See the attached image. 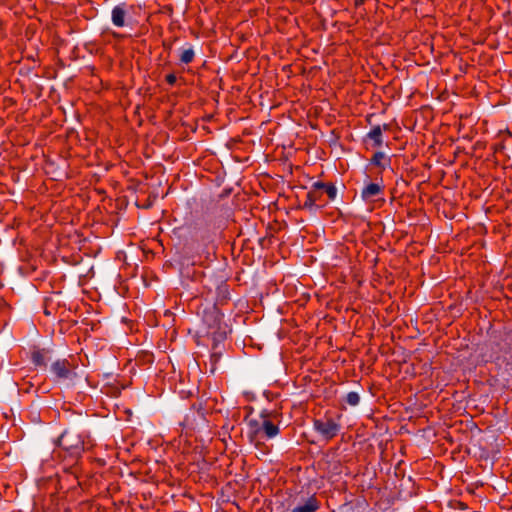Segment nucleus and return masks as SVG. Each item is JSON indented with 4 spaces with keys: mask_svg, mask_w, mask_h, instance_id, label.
<instances>
[{
    "mask_svg": "<svg viewBox=\"0 0 512 512\" xmlns=\"http://www.w3.org/2000/svg\"><path fill=\"white\" fill-rule=\"evenodd\" d=\"M197 314L201 317L207 336H211L215 343L226 339L230 329L223 321V312L220 308L212 305L209 301L201 302Z\"/></svg>",
    "mask_w": 512,
    "mask_h": 512,
    "instance_id": "nucleus-1",
    "label": "nucleus"
},
{
    "mask_svg": "<svg viewBox=\"0 0 512 512\" xmlns=\"http://www.w3.org/2000/svg\"><path fill=\"white\" fill-rule=\"evenodd\" d=\"M58 455L69 467L75 466L84 452V440L75 429L65 430L56 440Z\"/></svg>",
    "mask_w": 512,
    "mask_h": 512,
    "instance_id": "nucleus-2",
    "label": "nucleus"
},
{
    "mask_svg": "<svg viewBox=\"0 0 512 512\" xmlns=\"http://www.w3.org/2000/svg\"><path fill=\"white\" fill-rule=\"evenodd\" d=\"M78 364L75 359L71 357L56 359L49 367V371L53 376V380L56 383H62L65 381L74 382L78 377L76 369Z\"/></svg>",
    "mask_w": 512,
    "mask_h": 512,
    "instance_id": "nucleus-3",
    "label": "nucleus"
},
{
    "mask_svg": "<svg viewBox=\"0 0 512 512\" xmlns=\"http://www.w3.org/2000/svg\"><path fill=\"white\" fill-rule=\"evenodd\" d=\"M340 418V415L334 418L325 414L322 418L314 419L313 427L323 439L330 441L338 435L341 429Z\"/></svg>",
    "mask_w": 512,
    "mask_h": 512,
    "instance_id": "nucleus-4",
    "label": "nucleus"
},
{
    "mask_svg": "<svg viewBox=\"0 0 512 512\" xmlns=\"http://www.w3.org/2000/svg\"><path fill=\"white\" fill-rule=\"evenodd\" d=\"M384 191L385 185L382 178L376 182L368 181L361 190V199L365 202H376L379 200L384 202Z\"/></svg>",
    "mask_w": 512,
    "mask_h": 512,
    "instance_id": "nucleus-5",
    "label": "nucleus"
},
{
    "mask_svg": "<svg viewBox=\"0 0 512 512\" xmlns=\"http://www.w3.org/2000/svg\"><path fill=\"white\" fill-rule=\"evenodd\" d=\"M53 350L34 346L31 351L30 360L36 368L47 369L48 362L52 360Z\"/></svg>",
    "mask_w": 512,
    "mask_h": 512,
    "instance_id": "nucleus-6",
    "label": "nucleus"
},
{
    "mask_svg": "<svg viewBox=\"0 0 512 512\" xmlns=\"http://www.w3.org/2000/svg\"><path fill=\"white\" fill-rule=\"evenodd\" d=\"M363 143L366 148H380L384 143L383 129L381 125H374L370 131L363 137Z\"/></svg>",
    "mask_w": 512,
    "mask_h": 512,
    "instance_id": "nucleus-7",
    "label": "nucleus"
},
{
    "mask_svg": "<svg viewBox=\"0 0 512 512\" xmlns=\"http://www.w3.org/2000/svg\"><path fill=\"white\" fill-rule=\"evenodd\" d=\"M271 412L268 410H262L260 418L262 419L261 427L264 436L267 439H272L280 433L279 426L270 420Z\"/></svg>",
    "mask_w": 512,
    "mask_h": 512,
    "instance_id": "nucleus-8",
    "label": "nucleus"
},
{
    "mask_svg": "<svg viewBox=\"0 0 512 512\" xmlns=\"http://www.w3.org/2000/svg\"><path fill=\"white\" fill-rule=\"evenodd\" d=\"M230 300L231 295L229 285L226 282H221L216 288L215 300L214 302H211V304L221 309L228 305Z\"/></svg>",
    "mask_w": 512,
    "mask_h": 512,
    "instance_id": "nucleus-9",
    "label": "nucleus"
},
{
    "mask_svg": "<svg viewBox=\"0 0 512 512\" xmlns=\"http://www.w3.org/2000/svg\"><path fill=\"white\" fill-rule=\"evenodd\" d=\"M127 4L120 3L116 5L111 12V20L114 26L116 27H124L126 25V17H127Z\"/></svg>",
    "mask_w": 512,
    "mask_h": 512,
    "instance_id": "nucleus-10",
    "label": "nucleus"
},
{
    "mask_svg": "<svg viewBox=\"0 0 512 512\" xmlns=\"http://www.w3.org/2000/svg\"><path fill=\"white\" fill-rule=\"evenodd\" d=\"M320 506V501L312 495L303 504L294 507L291 512H317Z\"/></svg>",
    "mask_w": 512,
    "mask_h": 512,
    "instance_id": "nucleus-11",
    "label": "nucleus"
},
{
    "mask_svg": "<svg viewBox=\"0 0 512 512\" xmlns=\"http://www.w3.org/2000/svg\"><path fill=\"white\" fill-rule=\"evenodd\" d=\"M391 158L382 151H376L370 158V165L380 168L382 171L390 167Z\"/></svg>",
    "mask_w": 512,
    "mask_h": 512,
    "instance_id": "nucleus-12",
    "label": "nucleus"
},
{
    "mask_svg": "<svg viewBox=\"0 0 512 512\" xmlns=\"http://www.w3.org/2000/svg\"><path fill=\"white\" fill-rule=\"evenodd\" d=\"M315 187L320 188V190H322L323 194L325 193L327 195L329 201H334L336 199L337 188L334 183L316 181Z\"/></svg>",
    "mask_w": 512,
    "mask_h": 512,
    "instance_id": "nucleus-13",
    "label": "nucleus"
},
{
    "mask_svg": "<svg viewBox=\"0 0 512 512\" xmlns=\"http://www.w3.org/2000/svg\"><path fill=\"white\" fill-rule=\"evenodd\" d=\"M218 343L219 342L215 343V341H213V344H212V353L210 355V364H211L210 371L212 373L216 370L217 364L220 361L221 356H222V353L220 351H217Z\"/></svg>",
    "mask_w": 512,
    "mask_h": 512,
    "instance_id": "nucleus-14",
    "label": "nucleus"
},
{
    "mask_svg": "<svg viewBox=\"0 0 512 512\" xmlns=\"http://www.w3.org/2000/svg\"><path fill=\"white\" fill-rule=\"evenodd\" d=\"M195 58V52L192 46L183 49L180 53L179 60L183 64H190Z\"/></svg>",
    "mask_w": 512,
    "mask_h": 512,
    "instance_id": "nucleus-15",
    "label": "nucleus"
},
{
    "mask_svg": "<svg viewBox=\"0 0 512 512\" xmlns=\"http://www.w3.org/2000/svg\"><path fill=\"white\" fill-rule=\"evenodd\" d=\"M249 434L251 438L257 437L262 431L261 423L258 420L251 419L248 421Z\"/></svg>",
    "mask_w": 512,
    "mask_h": 512,
    "instance_id": "nucleus-16",
    "label": "nucleus"
},
{
    "mask_svg": "<svg viewBox=\"0 0 512 512\" xmlns=\"http://www.w3.org/2000/svg\"><path fill=\"white\" fill-rule=\"evenodd\" d=\"M360 402V396L357 392H349L345 396V403H347L349 406H357Z\"/></svg>",
    "mask_w": 512,
    "mask_h": 512,
    "instance_id": "nucleus-17",
    "label": "nucleus"
},
{
    "mask_svg": "<svg viewBox=\"0 0 512 512\" xmlns=\"http://www.w3.org/2000/svg\"><path fill=\"white\" fill-rule=\"evenodd\" d=\"M308 193L316 203L322 200L323 192L322 190H320V188L315 187V182L311 185V188Z\"/></svg>",
    "mask_w": 512,
    "mask_h": 512,
    "instance_id": "nucleus-18",
    "label": "nucleus"
},
{
    "mask_svg": "<svg viewBox=\"0 0 512 512\" xmlns=\"http://www.w3.org/2000/svg\"><path fill=\"white\" fill-rule=\"evenodd\" d=\"M323 206H324V204L317 205V203L313 200V198L310 196V194L307 193L306 199L303 204V208L311 210L314 207L319 208V207H323Z\"/></svg>",
    "mask_w": 512,
    "mask_h": 512,
    "instance_id": "nucleus-19",
    "label": "nucleus"
},
{
    "mask_svg": "<svg viewBox=\"0 0 512 512\" xmlns=\"http://www.w3.org/2000/svg\"><path fill=\"white\" fill-rule=\"evenodd\" d=\"M165 80L166 82L169 84V85H174L177 81V77L174 73H170V74H167L166 77H165Z\"/></svg>",
    "mask_w": 512,
    "mask_h": 512,
    "instance_id": "nucleus-20",
    "label": "nucleus"
},
{
    "mask_svg": "<svg viewBox=\"0 0 512 512\" xmlns=\"http://www.w3.org/2000/svg\"><path fill=\"white\" fill-rule=\"evenodd\" d=\"M175 40H176V38L173 41H171V42L163 41L162 45H163L164 49L171 50L172 49V44H173V42Z\"/></svg>",
    "mask_w": 512,
    "mask_h": 512,
    "instance_id": "nucleus-21",
    "label": "nucleus"
},
{
    "mask_svg": "<svg viewBox=\"0 0 512 512\" xmlns=\"http://www.w3.org/2000/svg\"><path fill=\"white\" fill-rule=\"evenodd\" d=\"M200 237L203 239V240H206L207 242H211L212 241V236L210 233H207V234H201Z\"/></svg>",
    "mask_w": 512,
    "mask_h": 512,
    "instance_id": "nucleus-22",
    "label": "nucleus"
},
{
    "mask_svg": "<svg viewBox=\"0 0 512 512\" xmlns=\"http://www.w3.org/2000/svg\"><path fill=\"white\" fill-rule=\"evenodd\" d=\"M365 1H366V0H355V1H354V6H355L356 8H358V7H360L361 5H363Z\"/></svg>",
    "mask_w": 512,
    "mask_h": 512,
    "instance_id": "nucleus-23",
    "label": "nucleus"
},
{
    "mask_svg": "<svg viewBox=\"0 0 512 512\" xmlns=\"http://www.w3.org/2000/svg\"><path fill=\"white\" fill-rule=\"evenodd\" d=\"M381 127H382L383 132H384V131H389L391 126H390V124L386 123V124H383Z\"/></svg>",
    "mask_w": 512,
    "mask_h": 512,
    "instance_id": "nucleus-24",
    "label": "nucleus"
},
{
    "mask_svg": "<svg viewBox=\"0 0 512 512\" xmlns=\"http://www.w3.org/2000/svg\"><path fill=\"white\" fill-rule=\"evenodd\" d=\"M372 117H373V114H369V115H367V116H366V122H367L368 124H371V119H372Z\"/></svg>",
    "mask_w": 512,
    "mask_h": 512,
    "instance_id": "nucleus-25",
    "label": "nucleus"
}]
</instances>
